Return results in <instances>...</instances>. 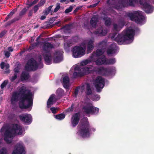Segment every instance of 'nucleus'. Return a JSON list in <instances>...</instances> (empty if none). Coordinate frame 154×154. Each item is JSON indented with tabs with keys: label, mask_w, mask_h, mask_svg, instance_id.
<instances>
[{
	"label": "nucleus",
	"mask_w": 154,
	"mask_h": 154,
	"mask_svg": "<svg viewBox=\"0 0 154 154\" xmlns=\"http://www.w3.org/2000/svg\"><path fill=\"white\" fill-rule=\"evenodd\" d=\"M39 7H40L39 6H38V5L37 4L36 5H35L33 8V10L34 11V13L38 11V8Z\"/></svg>",
	"instance_id": "nucleus-50"
},
{
	"label": "nucleus",
	"mask_w": 154,
	"mask_h": 154,
	"mask_svg": "<svg viewBox=\"0 0 154 154\" xmlns=\"http://www.w3.org/2000/svg\"><path fill=\"white\" fill-rule=\"evenodd\" d=\"M78 126L80 136L83 137H89L92 134V132H94L96 130L95 128L91 126L87 117H84L82 119Z\"/></svg>",
	"instance_id": "nucleus-3"
},
{
	"label": "nucleus",
	"mask_w": 154,
	"mask_h": 154,
	"mask_svg": "<svg viewBox=\"0 0 154 154\" xmlns=\"http://www.w3.org/2000/svg\"><path fill=\"white\" fill-rule=\"evenodd\" d=\"M29 73L25 71H23L22 72L20 76V79L22 82L24 81L27 80L29 78Z\"/></svg>",
	"instance_id": "nucleus-23"
},
{
	"label": "nucleus",
	"mask_w": 154,
	"mask_h": 154,
	"mask_svg": "<svg viewBox=\"0 0 154 154\" xmlns=\"http://www.w3.org/2000/svg\"><path fill=\"white\" fill-rule=\"evenodd\" d=\"M5 55L6 58H8L10 56L11 54V53L8 51H5Z\"/></svg>",
	"instance_id": "nucleus-51"
},
{
	"label": "nucleus",
	"mask_w": 154,
	"mask_h": 154,
	"mask_svg": "<svg viewBox=\"0 0 154 154\" xmlns=\"http://www.w3.org/2000/svg\"><path fill=\"white\" fill-rule=\"evenodd\" d=\"M27 10V9L26 8H24L20 12L19 14V16L22 17V16L26 14Z\"/></svg>",
	"instance_id": "nucleus-37"
},
{
	"label": "nucleus",
	"mask_w": 154,
	"mask_h": 154,
	"mask_svg": "<svg viewBox=\"0 0 154 154\" xmlns=\"http://www.w3.org/2000/svg\"><path fill=\"white\" fill-rule=\"evenodd\" d=\"M84 75V73L81 72H74L73 74V76L74 78H76L78 77H81Z\"/></svg>",
	"instance_id": "nucleus-29"
},
{
	"label": "nucleus",
	"mask_w": 154,
	"mask_h": 154,
	"mask_svg": "<svg viewBox=\"0 0 154 154\" xmlns=\"http://www.w3.org/2000/svg\"><path fill=\"white\" fill-rule=\"evenodd\" d=\"M25 148L23 144L17 143L16 145L12 154H25Z\"/></svg>",
	"instance_id": "nucleus-12"
},
{
	"label": "nucleus",
	"mask_w": 154,
	"mask_h": 154,
	"mask_svg": "<svg viewBox=\"0 0 154 154\" xmlns=\"http://www.w3.org/2000/svg\"><path fill=\"white\" fill-rule=\"evenodd\" d=\"M40 44L39 41H36L35 43H33L32 44L31 46L30 47V48L32 49L37 47Z\"/></svg>",
	"instance_id": "nucleus-41"
},
{
	"label": "nucleus",
	"mask_w": 154,
	"mask_h": 154,
	"mask_svg": "<svg viewBox=\"0 0 154 154\" xmlns=\"http://www.w3.org/2000/svg\"><path fill=\"white\" fill-rule=\"evenodd\" d=\"M104 85V80L102 77L100 76H98L96 78L95 81V86L96 88L97 92H100L101 89L103 88Z\"/></svg>",
	"instance_id": "nucleus-11"
},
{
	"label": "nucleus",
	"mask_w": 154,
	"mask_h": 154,
	"mask_svg": "<svg viewBox=\"0 0 154 154\" xmlns=\"http://www.w3.org/2000/svg\"><path fill=\"white\" fill-rule=\"evenodd\" d=\"M124 25V23L123 21L119 23L118 24L114 23L112 24V30L114 31L119 32L123 27Z\"/></svg>",
	"instance_id": "nucleus-18"
},
{
	"label": "nucleus",
	"mask_w": 154,
	"mask_h": 154,
	"mask_svg": "<svg viewBox=\"0 0 154 154\" xmlns=\"http://www.w3.org/2000/svg\"><path fill=\"white\" fill-rule=\"evenodd\" d=\"M106 45V43L104 41H102L98 43V46L100 47H103L104 46H105Z\"/></svg>",
	"instance_id": "nucleus-49"
},
{
	"label": "nucleus",
	"mask_w": 154,
	"mask_h": 154,
	"mask_svg": "<svg viewBox=\"0 0 154 154\" xmlns=\"http://www.w3.org/2000/svg\"><path fill=\"white\" fill-rule=\"evenodd\" d=\"M84 112L86 114L97 115L99 112V109L90 103H88L83 107Z\"/></svg>",
	"instance_id": "nucleus-8"
},
{
	"label": "nucleus",
	"mask_w": 154,
	"mask_h": 154,
	"mask_svg": "<svg viewBox=\"0 0 154 154\" xmlns=\"http://www.w3.org/2000/svg\"><path fill=\"white\" fill-rule=\"evenodd\" d=\"M55 116L56 119L61 120L64 119L65 117V115L63 113H61L58 115H54Z\"/></svg>",
	"instance_id": "nucleus-30"
},
{
	"label": "nucleus",
	"mask_w": 154,
	"mask_h": 154,
	"mask_svg": "<svg viewBox=\"0 0 154 154\" xmlns=\"http://www.w3.org/2000/svg\"><path fill=\"white\" fill-rule=\"evenodd\" d=\"M104 52L102 49H97L96 51V55L97 56H99L103 54Z\"/></svg>",
	"instance_id": "nucleus-40"
},
{
	"label": "nucleus",
	"mask_w": 154,
	"mask_h": 154,
	"mask_svg": "<svg viewBox=\"0 0 154 154\" xmlns=\"http://www.w3.org/2000/svg\"><path fill=\"white\" fill-rule=\"evenodd\" d=\"M117 32L113 33L111 36V38L116 42L119 45H122L126 41L133 39L135 34V30L133 29H128L123 31L120 34H117Z\"/></svg>",
	"instance_id": "nucleus-2"
},
{
	"label": "nucleus",
	"mask_w": 154,
	"mask_h": 154,
	"mask_svg": "<svg viewBox=\"0 0 154 154\" xmlns=\"http://www.w3.org/2000/svg\"><path fill=\"white\" fill-rule=\"evenodd\" d=\"M86 93L87 95H91L92 94V91L91 89L90 86L89 84H88L86 86Z\"/></svg>",
	"instance_id": "nucleus-31"
},
{
	"label": "nucleus",
	"mask_w": 154,
	"mask_h": 154,
	"mask_svg": "<svg viewBox=\"0 0 154 154\" xmlns=\"http://www.w3.org/2000/svg\"><path fill=\"white\" fill-rule=\"evenodd\" d=\"M80 114L77 112L74 114L71 119V123L73 127H75L79 123L80 120Z\"/></svg>",
	"instance_id": "nucleus-14"
},
{
	"label": "nucleus",
	"mask_w": 154,
	"mask_h": 154,
	"mask_svg": "<svg viewBox=\"0 0 154 154\" xmlns=\"http://www.w3.org/2000/svg\"><path fill=\"white\" fill-rule=\"evenodd\" d=\"M103 19L105 20V24L106 26H109L111 25V20L110 18H107L106 17H104Z\"/></svg>",
	"instance_id": "nucleus-28"
},
{
	"label": "nucleus",
	"mask_w": 154,
	"mask_h": 154,
	"mask_svg": "<svg viewBox=\"0 0 154 154\" xmlns=\"http://www.w3.org/2000/svg\"><path fill=\"white\" fill-rule=\"evenodd\" d=\"M38 67V64L37 61L33 58L29 60L25 66V69L28 71H35Z\"/></svg>",
	"instance_id": "nucleus-9"
},
{
	"label": "nucleus",
	"mask_w": 154,
	"mask_h": 154,
	"mask_svg": "<svg viewBox=\"0 0 154 154\" xmlns=\"http://www.w3.org/2000/svg\"><path fill=\"white\" fill-rule=\"evenodd\" d=\"M14 70L15 72V73H18L19 72V69L18 68V67H16V68H15Z\"/></svg>",
	"instance_id": "nucleus-64"
},
{
	"label": "nucleus",
	"mask_w": 154,
	"mask_h": 154,
	"mask_svg": "<svg viewBox=\"0 0 154 154\" xmlns=\"http://www.w3.org/2000/svg\"><path fill=\"white\" fill-rule=\"evenodd\" d=\"M79 90L78 89H75L74 92V94H75V96L76 97L78 94Z\"/></svg>",
	"instance_id": "nucleus-62"
},
{
	"label": "nucleus",
	"mask_w": 154,
	"mask_h": 154,
	"mask_svg": "<svg viewBox=\"0 0 154 154\" xmlns=\"http://www.w3.org/2000/svg\"><path fill=\"white\" fill-rule=\"evenodd\" d=\"M64 91L61 88H58L57 90L56 93L57 94V99L60 98L64 95Z\"/></svg>",
	"instance_id": "nucleus-26"
},
{
	"label": "nucleus",
	"mask_w": 154,
	"mask_h": 154,
	"mask_svg": "<svg viewBox=\"0 0 154 154\" xmlns=\"http://www.w3.org/2000/svg\"><path fill=\"white\" fill-rule=\"evenodd\" d=\"M17 73H15L14 76H12L10 79L11 81L13 82L17 78Z\"/></svg>",
	"instance_id": "nucleus-45"
},
{
	"label": "nucleus",
	"mask_w": 154,
	"mask_h": 154,
	"mask_svg": "<svg viewBox=\"0 0 154 154\" xmlns=\"http://www.w3.org/2000/svg\"><path fill=\"white\" fill-rule=\"evenodd\" d=\"M23 133L22 128L18 124H13L11 127L7 128L5 131L4 137L13 138L16 135H21Z\"/></svg>",
	"instance_id": "nucleus-4"
},
{
	"label": "nucleus",
	"mask_w": 154,
	"mask_h": 154,
	"mask_svg": "<svg viewBox=\"0 0 154 154\" xmlns=\"http://www.w3.org/2000/svg\"><path fill=\"white\" fill-rule=\"evenodd\" d=\"M38 1V0H34L32 2H31L29 3H27V4L29 5L27 8H28L29 7H31L33 5L36 4Z\"/></svg>",
	"instance_id": "nucleus-44"
},
{
	"label": "nucleus",
	"mask_w": 154,
	"mask_h": 154,
	"mask_svg": "<svg viewBox=\"0 0 154 154\" xmlns=\"http://www.w3.org/2000/svg\"><path fill=\"white\" fill-rule=\"evenodd\" d=\"M21 17L19 16H19L17 17L14 18V19H13L12 20L14 23L16 21H18L21 18Z\"/></svg>",
	"instance_id": "nucleus-57"
},
{
	"label": "nucleus",
	"mask_w": 154,
	"mask_h": 154,
	"mask_svg": "<svg viewBox=\"0 0 154 154\" xmlns=\"http://www.w3.org/2000/svg\"><path fill=\"white\" fill-rule=\"evenodd\" d=\"M106 57L104 55H103L98 58L95 61L97 65H106Z\"/></svg>",
	"instance_id": "nucleus-19"
},
{
	"label": "nucleus",
	"mask_w": 154,
	"mask_h": 154,
	"mask_svg": "<svg viewBox=\"0 0 154 154\" xmlns=\"http://www.w3.org/2000/svg\"><path fill=\"white\" fill-rule=\"evenodd\" d=\"M116 62V60L115 58L110 59L106 58V65H113Z\"/></svg>",
	"instance_id": "nucleus-27"
},
{
	"label": "nucleus",
	"mask_w": 154,
	"mask_h": 154,
	"mask_svg": "<svg viewBox=\"0 0 154 154\" xmlns=\"http://www.w3.org/2000/svg\"><path fill=\"white\" fill-rule=\"evenodd\" d=\"M127 2L129 6L134 7V2H136V0H128Z\"/></svg>",
	"instance_id": "nucleus-39"
},
{
	"label": "nucleus",
	"mask_w": 154,
	"mask_h": 154,
	"mask_svg": "<svg viewBox=\"0 0 154 154\" xmlns=\"http://www.w3.org/2000/svg\"><path fill=\"white\" fill-rule=\"evenodd\" d=\"M54 48V46L51 43L45 42L42 46V49L44 53H49L51 49Z\"/></svg>",
	"instance_id": "nucleus-17"
},
{
	"label": "nucleus",
	"mask_w": 154,
	"mask_h": 154,
	"mask_svg": "<svg viewBox=\"0 0 154 154\" xmlns=\"http://www.w3.org/2000/svg\"><path fill=\"white\" fill-rule=\"evenodd\" d=\"M116 45L115 43L111 44L107 49L106 53L108 56L115 54L116 51Z\"/></svg>",
	"instance_id": "nucleus-16"
},
{
	"label": "nucleus",
	"mask_w": 154,
	"mask_h": 154,
	"mask_svg": "<svg viewBox=\"0 0 154 154\" xmlns=\"http://www.w3.org/2000/svg\"><path fill=\"white\" fill-rule=\"evenodd\" d=\"M20 96L19 106L21 109H26L32 107L33 103V94L26 88L22 86L19 89L18 92H14L11 99V102L13 104L14 102H17Z\"/></svg>",
	"instance_id": "nucleus-1"
},
{
	"label": "nucleus",
	"mask_w": 154,
	"mask_h": 154,
	"mask_svg": "<svg viewBox=\"0 0 154 154\" xmlns=\"http://www.w3.org/2000/svg\"><path fill=\"white\" fill-rule=\"evenodd\" d=\"M94 71L99 75L103 76H109L115 72V68L114 67L107 68L103 67H94Z\"/></svg>",
	"instance_id": "nucleus-5"
},
{
	"label": "nucleus",
	"mask_w": 154,
	"mask_h": 154,
	"mask_svg": "<svg viewBox=\"0 0 154 154\" xmlns=\"http://www.w3.org/2000/svg\"><path fill=\"white\" fill-rule=\"evenodd\" d=\"M92 60L91 59H86L82 61L80 63V64L82 66H85L88 63H89L91 62Z\"/></svg>",
	"instance_id": "nucleus-33"
},
{
	"label": "nucleus",
	"mask_w": 154,
	"mask_h": 154,
	"mask_svg": "<svg viewBox=\"0 0 154 154\" xmlns=\"http://www.w3.org/2000/svg\"><path fill=\"white\" fill-rule=\"evenodd\" d=\"M14 23L12 20H11L10 21H9L8 22H7L5 25V27H7L8 26H9L11 25L13 23Z\"/></svg>",
	"instance_id": "nucleus-54"
},
{
	"label": "nucleus",
	"mask_w": 154,
	"mask_h": 154,
	"mask_svg": "<svg viewBox=\"0 0 154 154\" xmlns=\"http://www.w3.org/2000/svg\"><path fill=\"white\" fill-rule=\"evenodd\" d=\"M20 120L23 122L30 124L32 122V118L31 115L27 113L23 114L19 116Z\"/></svg>",
	"instance_id": "nucleus-13"
},
{
	"label": "nucleus",
	"mask_w": 154,
	"mask_h": 154,
	"mask_svg": "<svg viewBox=\"0 0 154 154\" xmlns=\"http://www.w3.org/2000/svg\"><path fill=\"white\" fill-rule=\"evenodd\" d=\"M62 51H56L54 54L53 61L54 63H58L60 62L63 59Z\"/></svg>",
	"instance_id": "nucleus-15"
},
{
	"label": "nucleus",
	"mask_w": 154,
	"mask_h": 154,
	"mask_svg": "<svg viewBox=\"0 0 154 154\" xmlns=\"http://www.w3.org/2000/svg\"><path fill=\"white\" fill-rule=\"evenodd\" d=\"M60 3H57L56 7L54 9L53 12H56L60 8Z\"/></svg>",
	"instance_id": "nucleus-47"
},
{
	"label": "nucleus",
	"mask_w": 154,
	"mask_h": 154,
	"mask_svg": "<svg viewBox=\"0 0 154 154\" xmlns=\"http://www.w3.org/2000/svg\"><path fill=\"white\" fill-rule=\"evenodd\" d=\"M53 6V5H51L49 6L48 8H46L45 11H44V15H47L50 12Z\"/></svg>",
	"instance_id": "nucleus-35"
},
{
	"label": "nucleus",
	"mask_w": 154,
	"mask_h": 154,
	"mask_svg": "<svg viewBox=\"0 0 154 154\" xmlns=\"http://www.w3.org/2000/svg\"><path fill=\"white\" fill-rule=\"evenodd\" d=\"M21 17L19 16H19L17 17L14 18V19H13L12 20L14 23L16 21H18L21 18Z\"/></svg>",
	"instance_id": "nucleus-58"
},
{
	"label": "nucleus",
	"mask_w": 154,
	"mask_h": 154,
	"mask_svg": "<svg viewBox=\"0 0 154 154\" xmlns=\"http://www.w3.org/2000/svg\"><path fill=\"white\" fill-rule=\"evenodd\" d=\"M17 10V9L16 8H15L13 10H12L8 15H7V17H6V19H8V20L9 19L11 18L13 15L14 14L15 12H16Z\"/></svg>",
	"instance_id": "nucleus-32"
},
{
	"label": "nucleus",
	"mask_w": 154,
	"mask_h": 154,
	"mask_svg": "<svg viewBox=\"0 0 154 154\" xmlns=\"http://www.w3.org/2000/svg\"><path fill=\"white\" fill-rule=\"evenodd\" d=\"M127 15L131 20L135 21L137 23H142L144 19V17L142 15L141 11H137L134 13H128Z\"/></svg>",
	"instance_id": "nucleus-6"
},
{
	"label": "nucleus",
	"mask_w": 154,
	"mask_h": 154,
	"mask_svg": "<svg viewBox=\"0 0 154 154\" xmlns=\"http://www.w3.org/2000/svg\"><path fill=\"white\" fill-rule=\"evenodd\" d=\"M74 70L75 71L77 70V71H81V69H80V67L79 66H76L75 67V68Z\"/></svg>",
	"instance_id": "nucleus-61"
},
{
	"label": "nucleus",
	"mask_w": 154,
	"mask_h": 154,
	"mask_svg": "<svg viewBox=\"0 0 154 154\" xmlns=\"http://www.w3.org/2000/svg\"><path fill=\"white\" fill-rule=\"evenodd\" d=\"M93 67L92 65H90L89 66H86L85 67V70L87 71H91V70H90L91 69H92Z\"/></svg>",
	"instance_id": "nucleus-55"
},
{
	"label": "nucleus",
	"mask_w": 154,
	"mask_h": 154,
	"mask_svg": "<svg viewBox=\"0 0 154 154\" xmlns=\"http://www.w3.org/2000/svg\"><path fill=\"white\" fill-rule=\"evenodd\" d=\"M72 24H66L61 28V29H63L64 31L69 30L70 29V26Z\"/></svg>",
	"instance_id": "nucleus-34"
},
{
	"label": "nucleus",
	"mask_w": 154,
	"mask_h": 154,
	"mask_svg": "<svg viewBox=\"0 0 154 154\" xmlns=\"http://www.w3.org/2000/svg\"><path fill=\"white\" fill-rule=\"evenodd\" d=\"M7 31L4 30L0 33V38H2L7 33Z\"/></svg>",
	"instance_id": "nucleus-53"
},
{
	"label": "nucleus",
	"mask_w": 154,
	"mask_h": 154,
	"mask_svg": "<svg viewBox=\"0 0 154 154\" xmlns=\"http://www.w3.org/2000/svg\"><path fill=\"white\" fill-rule=\"evenodd\" d=\"M8 82V80H5L1 85V88L2 89H3L5 87Z\"/></svg>",
	"instance_id": "nucleus-42"
},
{
	"label": "nucleus",
	"mask_w": 154,
	"mask_h": 154,
	"mask_svg": "<svg viewBox=\"0 0 154 154\" xmlns=\"http://www.w3.org/2000/svg\"><path fill=\"white\" fill-rule=\"evenodd\" d=\"M82 7V6H80L77 7L74 11L73 13H76L79 10L81 9Z\"/></svg>",
	"instance_id": "nucleus-59"
},
{
	"label": "nucleus",
	"mask_w": 154,
	"mask_h": 154,
	"mask_svg": "<svg viewBox=\"0 0 154 154\" xmlns=\"http://www.w3.org/2000/svg\"><path fill=\"white\" fill-rule=\"evenodd\" d=\"M69 79L68 76H65L63 78V87L66 89H68Z\"/></svg>",
	"instance_id": "nucleus-25"
},
{
	"label": "nucleus",
	"mask_w": 154,
	"mask_h": 154,
	"mask_svg": "<svg viewBox=\"0 0 154 154\" xmlns=\"http://www.w3.org/2000/svg\"><path fill=\"white\" fill-rule=\"evenodd\" d=\"M72 55L75 58L80 57L85 53V48L81 46H76L72 49Z\"/></svg>",
	"instance_id": "nucleus-7"
},
{
	"label": "nucleus",
	"mask_w": 154,
	"mask_h": 154,
	"mask_svg": "<svg viewBox=\"0 0 154 154\" xmlns=\"http://www.w3.org/2000/svg\"><path fill=\"white\" fill-rule=\"evenodd\" d=\"M98 21V17L95 15L93 16L91 18L90 21L91 25L92 27L94 28L96 27Z\"/></svg>",
	"instance_id": "nucleus-24"
},
{
	"label": "nucleus",
	"mask_w": 154,
	"mask_h": 154,
	"mask_svg": "<svg viewBox=\"0 0 154 154\" xmlns=\"http://www.w3.org/2000/svg\"><path fill=\"white\" fill-rule=\"evenodd\" d=\"M72 9L73 6H70L68 8L66 9L65 10L64 13L65 14H68L72 11Z\"/></svg>",
	"instance_id": "nucleus-43"
},
{
	"label": "nucleus",
	"mask_w": 154,
	"mask_h": 154,
	"mask_svg": "<svg viewBox=\"0 0 154 154\" xmlns=\"http://www.w3.org/2000/svg\"><path fill=\"white\" fill-rule=\"evenodd\" d=\"M74 105L73 103L72 104L71 107L68 108L67 109V111L69 112H71L73 111L74 109Z\"/></svg>",
	"instance_id": "nucleus-52"
},
{
	"label": "nucleus",
	"mask_w": 154,
	"mask_h": 154,
	"mask_svg": "<svg viewBox=\"0 0 154 154\" xmlns=\"http://www.w3.org/2000/svg\"><path fill=\"white\" fill-rule=\"evenodd\" d=\"M45 2L46 0H41L37 5L40 7L44 5Z\"/></svg>",
	"instance_id": "nucleus-48"
},
{
	"label": "nucleus",
	"mask_w": 154,
	"mask_h": 154,
	"mask_svg": "<svg viewBox=\"0 0 154 154\" xmlns=\"http://www.w3.org/2000/svg\"><path fill=\"white\" fill-rule=\"evenodd\" d=\"M50 110L54 114H56L57 113V108L55 107H51L50 108Z\"/></svg>",
	"instance_id": "nucleus-56"
},
{
	"label": "nucleus",
	"mask_w": 154,
	"mask_h": 154,
	"mask_svg": "<svg viewBox=\"0 0 154 154\" xmlns=\"http://www.w3.org/2000/svg\"><path fill=\"white\" fill-rule=\"evenodd\" d=\"M53 100V98L52 97H50L48 99L47 102V108H49L51 106V105L52 104Z\"/></svg>",
	"instance_id": "nucleus-36"
},
{
	"label": "nucleus",
	"mask_w": 154,
	"mask_h": 154,
	"mask_svg": "<svg viewBox=\"0 0 154 154\" xmlns=\"http://www.w3.org/2000/svg\"><path fill=\"white\" fill-rule=\"evenodd\" d=\"M43 54V56L45 61L47 64L49 65L51 64V55L50 53H48V54Z\"/></svg>",
	"instance_id": "nucleus-22"
},
{
	"label": "nucleus",
	"mask_w": 154,
	"mask_h": 154,
	"mask_svg": "<svg viewBox=\"0 0 154 154\" xmlns=\"http://www.w3.org/2000/svg\"><path fill=\"white\" fill-rule=\"evenodd\" d=\"M94 41L92 40H90L88 43L87 49V53H91L94 47Z\"/></svg>",
	"instance_id": "nucleus-21"
},
{
	"label": "nucleus",
	"mask_w": 154,
	"mask_h": 154,
	"mask_svg": "<svg viewBox=\"0 0 154 154\" xmlns=\"http://www.w3.org/2000/svg\"><path fill=\"white\" fill-rule=\"evenodd\" d=\"M100 1H99L97 2L94 4H93V5H91L90 6H91V7H95L98 4H99V2H100Z\"/></svg>",
	"instance_id": "nucleus-63"
},
{
	"label": "nucleus",
	"mask_w": 154,
	"mask_h": 154,
	"mask_svg": "<svg viewBox=\"0 0 154 154\" xmlns=\"http://www.w3.org/2000/svg\"><path fill=\"white\" fill-rule=\"evenodd\" d=\"M8 137H4V140L8 144H10L12 143V140L8 139Z\"/></svg>",
	"instance_id": "nucleus-46"
},
{
	"label": "nucleus",
	"mask_w": 154,
	"mask_h": 154,
	"mask_svg": "<svg viewBox=\"0 0 154 154\" xmlns=\"http://www.w3.org/2000/svg\"><path fill=\"white\" fill-rule=\"evenodd\" d=\"M0 65L1 69H3L5 66V65L4 62H2L1 63Z\"/></svg>",
	"instance_id": "nucleus-60"
},
{
	"label": "nucleus",
	"mask_w": 154,
	"mask_h": 154,
	"mask_svg": "<svg viewBox=\"0 0 154 154\" xmlns=\"http://www.w3.org/2000/svg\"><path fill=\"white\" fill-rule=\"evenodd\" d=\"M149 0H140L139 3L143 6V10L146 13H151L153 10L154 7L151 5L147 2Z\"/></svg>",
	"instance_id": "nucleus-10"
},
{
	"label": "nucleus",
	"mask_w": 154,
	"mask_h": 154,
	"mask_svg": "<svg viewBox=\"0 0 154 154\" xmlns=\"http://www.w3.org/2000/svg\"><path fill=\"white\" fill-rule=\"evenodd\" d=\"M0 154H8V151L6 148L3 147L0 149Z\"/></svg>",
	"instance_id": "nucleus-38"
},
{
	"label": "nucleus",
	"mask_w": 154,
	"mask_h": 154,
	"mask_svg": "<svg viewBox=\"0 0 154 154\" xmlns=\"http://www.w3.org/2000/svg\"><path fill=\"white\" fill-rule=\"evenodd\" d=\"M94 33L100 36H105L107 33V31L101 27L97 29L94 32Z\"/></svg>",
	"instance_id": "nucleus-20"
}]
</instances>
